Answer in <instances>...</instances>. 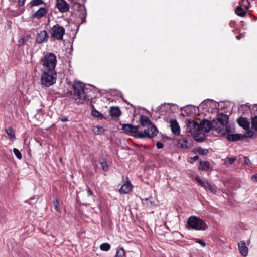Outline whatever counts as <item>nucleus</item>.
I'll use <instances>...</instances> for the list:
<instances>
[{
    "instance_id": "nucleus-52",
    "label": "nucleus",
    "mask_w": 257,
    "mask_h": 257,
    "mask_svg": "<svg viewBox=\"0 0 257 257\" xmlns=\"http://www.w3.org/2000/svg\"><path fill=\"white\" fill-rule=\"evenodd\" d=\"M245 8H246V10H247L248 9V7L246 6H245Z\"/></svg>"
},
{
    "instance_id": "nucleus-34",
    "label": "nucleus",
    "mask_w": 257,
    "mask_h": 257,
    "mask_svg": "<svg viewBox=\"0 0 257 257\" xmlns=\"http://www.w3.org/2000/svg\"><path fill=\"white\" fill-rule=\"evenodd\" d=\"M91 114L95 117H98L102 118L103 117V114L100 113L97 110L94 109L92 110Z\"/></svg>"
},
{
    "instance_id": "nucleus-10",
    "label": "nucleus",
    "mask_w": 257,
    "mask_h": 257,
    "mask_svg": "<svg viewBox=\"0 0 257 257\" xmlns=\"http://www.w3.org/2000/svg\"><path fill=\"white\" fill-rule=\"evenodd\" d=\"M55 8L62 13L68 12L70 9L69 5L65 0H56Z\"/></svg>"
},
{
    "instance_id": "nucleus-44",
    "label": "nucleus",
    "mask_w": 257,
    "mask_h": 257,
    "mask_svg": "<svg viewBox=\"0 0 257 257\" xmlns=\"http://www.w3.org/2000/svg\"><path fill=\"white\" fill-rule=\"evenodd\" d=\"M87 192V195L88 196H92L93 195L92 191L89 188H88Z\"/></svg>"
},
{
    "instance_id": "nucleus-6",
    "label": "nucleus",
    "mask_w": 257,
    "mask_h": 257,
    "mask_svg": "<svg viewBox=\"0 0 257 257\" xmlns=\"http://www.w3.org/2000/svg\"><path fill=\"white\" fill-rule=\"evenodd\" d=\"M144 132H139L136 136L138 138H143L145 137L151 138L157 135L158 133L157 128L154 125H150L146 127Z\"/></svg>"
},
{
    "instance_id": "nucleus-46",
    "label": "nucleus",
    "mask_w": 257,
    "mask_h": 257,
    "mask_svg": "<svg viewBox=\"0 0 257 257\" xmlns=\"http://www.w3.org/2000/svg\"><path fill=\"white\" fill-rule=\"evenodd\" d=\"M251 179L254 182H257V173L251 177Z\"/></svg>"
},
{
    "instance_id": "nucleus-16",
    "label": "nucleus",
    "mask_w": 257,
    "mask_h": 257,
    "mask_svg": "<svg viewBox=\"0 0 257 257\" xmlns=\"http://www.w3.org/2000/svg\"><path fill=\"white\" fill-rule=\"evenodd\" d=\"M123 130L126 133H138L139 126L130 124H124L122 125Z\"/></svg>"
},
{
    "instance_id": "nucleus-38",
    "label": "nucleus",
    "mask_w": 257,
    "mask_h": 257,
    "mask_svg": "<svg viewBox=\"0 0 257 257\" xmlns=\"http://www.w3.org/2000/svg\"><path fill=\"white\" fill-rule=\"evenodd\" d=\"M252 128L257 131V116H255L252 119Z\"/></svg>"
},
{
    "instance_id": "nucleus-28",
    "label": "nucleus",
    "mask_w": 257,
    "mask_h": 257,
    "mask_svg": "<svg viewBox=\"0 0 257 257\" xmlns=\"http://www.w3.org/2000/svg\"><path fill=\"white\" fill-rule=\"evenodd\" d=\"M115 257H125V252L123 248L118 247L117 248Z\"/></svg>"
},
{
    "instance_id": "nucleus-48",
    "label": "nucleus",
    "mask_w": 257,
    "mask_h": 257,
    "mask_svg": "<svg viewBox=\"0 0 257 257\" xmlns=\"http://www.w3.org/2000/svg\"><path fill=\"white\" fill-rule=\"evenodd\" d=\"M35 117L38 119H40L41 117V114L38 112L37 114L35 115Z\"/></svg>"
},
{
    "instance_id": "nucleus-3",
    "label": "nucleus",
    "mask_w": 257,
    "mask_h": 257,
    "mask_svg": "<svg viewBox=\"0 0 257 257\" xmlns=\"http://www.w3.org/2000/svg\"><path fill=\"white\" fill-rule=\"evenodd\" d=\"M57 73L55 70H42V84L49 87L56 83Z\"/></svg>"
},
{
    "instance_id": "nucleus-23",
    "label": "nucleus",
    "mask_w": 257,
    "mask_h": 257,
    "mask_svg": "<svg viewBox=\"0 0 257 257\" xmlns=\"http://www.w3.org/2000/svg\"><path fill=\"white\" fill-rule=\"evenodd\" d=\"M174 105H175L173 103L164 104L159 106L158 110H160L161 112H163V110L168 109V113H170L171 107Z\"/></svg>"
},
{
    "instance_id": "nucleus-40",
    "label": "nucleus",
    "mask_w": 257,
    "mask_h": 257,
    "mask_svg": "<svg viewBox=\"0 0 257 257\" xmlns=\"http://www.w3.org/2000/svg\"><path fill=\"white\" fill-rule=\"evenodd\" d=\"M82 13L81 16V19H83L84 20H82V22H83L84 21H85V17L86 16V11L85 7H82Z\"/></svg>"
},
{
    "instance_id": "nucleus-27",
    "label": "nucleus",
    "mask_w": 257,
    "mask_h": 257,
    "mask_svg": "<svg viewBox=\"0 0 257 257\" xmlns=\"http://www.w3.org/2000/svg\"><path fill=\"white\" fill-rule=\"evenodd\" d=\"M6 132L9 136V139L14 140L15 139V133L12 128H9L6 130Z\"/></svg>"
},
{
    "instance_id": "nucleus-41",
    "label": "nucleus",
    "mask_w": 257,
    "mask_h": 257,
    "mask_svg": "<svg viewBox=\"0 0 257 257\" xmlns=\"http://www.w3.org/2000/svg\"><path fill=\"white\" fill-rule=\"evenodd\" d=\"M194 138L196 141L198 142H202L204 140V135H203V136L200 137L197 135H195Z\"/></svg>"
},
{
    "instance_id": "nucleus-2",
    "label": "nucleus",
    "mask_w": 257,
    "mask_h": 257,
    "mask_svg": "<svg viewBox=\"0 0 257 257\" xmlns=\"http://www.w3.org/2000/svg\"><path fill=\"white\" fill-rule=\"evenodd\" d=\"M228 116L222 113L217 115L216 120L213 121V127L218 131V133L225 135L229 131V127L227 125L228 122Z\"/></svg>"
},
{
    "instance_id": "nucleus-37",
    "label": "nucleus",
    "mask_w": 257,
    "mask_h": 257,
    "mask_svg": "<svg viewBox=\"0 0 257 257\" xmlns=\"http://www.w3.org/2000/svg\"><path fill=\"white\" fill-rule=\"evenodd\" d=\"M206 185L207 186H206V189H209L210 191H211L214 194L216 193V192H217L216 189L215 188H214L210 184H209V182H208V183H207Z\"/></svg>"
},
{
    "instance_id": "nucleus-39",
    "label": "nucleus",
    "mask_w": 257,
    "mask_h": 257,
    "mask_svg": "<svg viewBox=\"0 0 257 257\" xmlns=\"http://www.w3.org/2000/svg\"><path fill=\"white\" fill-rule=\"evenodd\" d=\"M53 204L55 207V209L57 212L60 211V207H59V202L58 199H55L53 201Z\"/></svg>"
},
{
    "instance_id": "nucleus-33",
    "label": "nucleus",
    "mask_w": 257,
    "mask_h": 257,
    "mask_svg": "<svg viewBox=\"0 0 257 257\" xmlns=\"http://www.w3.org/2000/svg\"><path fill=\"white\" fill-rule=\"evenodd\" d=\"M209 151L207 149H203L199 148L196 149V152L201 155H206L208 154Z\"/></svg>"
},
{
    "instance_id": "nucleus-19",
    "label": "nucleus",
    "mask_w": 257,
    "mask_h": 257,
    "mask_svg": "<svg viewBox=\"0 0 257 257\" xmlns=\"http://www.w3.org/2000/svg\"><path fill=\"white\" fill-rule=\"evenodd\" d=\"M132 189V185L130 181L127 182L122 185L119 189V192L122 194H127L129 193Z\"/></svg>"
},
{
    "instance_id": "nucleus-36",
    "label": "nucleus",
    "mask_w": 257,
    "mask_h": 257,
    "mask_svg": "<svg viewBox=\"0 0 257 257\" xmlns=\"http://www.w3.org/2000/svg\"><path fill=\"white\" fill-rule=\"evenodd\" d=\"M236 160V157H232V158L228 157L226 158L225 163L226 164H232Z\"/></svg>"
},
{
    "instance_id": "nucleus-17",
    "label": "nucleus",
    "mask_w": 257,
    "mask_h": 257,
    "mask_svg": "<svg viewBox=\"0 0 257 257\" xmlns=\"http://www.w3.org/2000/svg\"><path fill=\"white\" fill-rule=\"evenodd\" d=\"M238 248L241 254L243 256H246L248 254V249L243 241H240L238 244Z\"/></svg>"
},
{
    "instance_id": "nucleus-47",
    "label": "nucleus",
    "mask_w": 257,
    "mask_h": 257,
    "mask_svg": "<svg viewBox=\"0 0 257 257\" xmlns=\"http://www.w3.org/2000/svg\"><path fill=\"white\" fill-rule=\"evenodd\" d=\"M60 120L62 121V122H66L68 121V118L67 117H63L62 118H59Z\"/></svg>"
},
{
    "instance_id": "nucleus-50",
    "label": "nucleus",
    "mask_w": 257,
    "mask_h": 257,
    "mask_svg": "<svg viewBox=\"0 0 257 257\" xmlns=\"http://www.w3.org/2000/svg\"><path fill=\"white\" fill-rule=\"evenodd\" d=\"M236 38L237 39L239 40V39L241 38V36H240V35H237V36H236Z\"/></svg>"
},
{
    "instance_id": "nucleus-31",
    "label": "nucleus",
    "mask_w": 257,
    "mask_h": 257,
    "mask_svg": "<svg viewBox=\"0 0 257 257\" xmlns=\"http://www.w3.org/2000/svg\"><path fill=\"white\" fill-rule=\"evenodd\" d=\"M110 245L109 243H104L100 245V248L102 251H107L110 249Z\"/></svg>"
},
{
    "instance_id": "nucleus-51",
    "label": "nucleus",
    "mask_w": 257,
    "mask_h": 257,
    "mask_svg": "<svg viewBox=\"0 0 257 257\" xmlns=\"http://www.w3.org/2000/svg\"><path fill=\"white\" fill-rule=\"evenodd\" d=\"M148 199H148V198H146V199H144V201H148Z\"/></svg>"
},
{
    "instance_id": "nucleus-7",
    "label": "nucleus",
    "mask_w": 257,
    "mask_h": 257,
    "mask_svg": "<svg viewBox=\"0 0 257 257\" xmlns=\"http://www.w3.org/2000/svg\"><path fill=\"white\" fill-rule=\"evenodd\" d=\"M65 32V29L59 24L54 25L50 31L51 37L58 40H62L63 39Z\"/></svg>"
},
{
    "instance_id": "nucleus-49",
    "label": "nucleus",
    "mask_w": 257,
    "mask_h": 257,
    "mask_svg": "<svg viewBox=\"0 0 257 257\" xmlns=\"http://www.w3.org/2000/svg\"><path fill=\"white\" fill-rule=\"evenodd\" d=\"M199 156L196 155V156H194L193 159L194 160H197L199 159Z\"/></svg>"
},
{
    "instance_id": "nucleus-26",
    "label": "nucleus",
    "mask_w": 257,
    "mask_h": 257,
    "mask_svg": "<svg viewBox=\"0 0 257 257\" xmlns=\"http://www.w3.org/2000/svg\"><path fill=\"white\" fill-rule=\"evenodd\" d=\"M92 131L95 134H101L104 133V129L102 126H94L92 128Z\"/></svg>"
},
{
    "instance_id": "nucleus-14",
    "label": "nucleus",
    "mask_w": 257,
    "mask_h": 257,
    "mask_svg": "<svg viewBox=\"0 0 257 257\" xmlns=\"http://www.w3.org/2000/svg\"><path fill=\"white\" fill-rule=\"evenodd\" d=\"M48 12V9L46 7H40L33 15V18L40 19L44 16Z\"/></svg>"
},
{
    "instance_id": "nucleus-12",
    "label": "nucleus",
    "mask_w": 257,
    "mask_h": 257,
    "mask_svg": "<svg viewBox=\"0 0 257 257\" xmlns=\"http://www.w3.org/2000/svg\"><path fill=\"white\" fill-rule=\"evenodd\" d=\"M214 123L208 120H203L199 123L200 130L204 132H208L213 127Z\"/></svg>"
},
{
    "instance_id": "nucleus-5",
    "label": "nucleus",
    "mask_w": 257,
    "mask_h": 257,
    "mask_svg": "<svg viewBox=\"0 0 257 257\" xmlns=\"http://www.w3.org/2000/svg\"><path fill=\"white\" fill-rule=\"evenodd\" d=\"M42 62V70H55L57 64L56 56L53 53H47L44 55Z\"/></svg>"
},
{
    "instance_id": "nucleus-43",
    "label": "nucleus",
    "mask_w": 257,
    "mask_h": 257,
    "mask_svg": "<svg viewBox=\"0 0 257 257\" xmlns=\"http://www.w3.org/2000/svg\"><path fill=\"white\" fill-rule=\"evenodd\" d=\"M156 147L158 149H161L163 147V144L160 142H157L156 143Z\"/></svg>"
},
{
    "instance_id": "nucleus-18",
    "label": "nucleus",
    "mask_w": 257,
    "mask_h": 257,
    "mask_svg": "<svg viewBox=\"0 0 257 257\" xmlns=\"http://www.w3.org/2000/svg\"><path fill=\"white\" fill-rule=\"evenodd\" d=\"M139 121L141 125L144 127L153 125L149 118L145 115H141Z\"/></svg>"
},
{
    "instance_id": "nucleus-20",
    "label": "nucleus",
    "mask_w": 257,
    "mask_h": 257,
    "mask_svg": "<svg viewBox=\"0 0 257 257\" xmlns=\"http://www.w3.org/2000/svg\"><path fill=\"white\" fill-rule=\"evenodd\" d=\"M177 146L179 148L186 149L190 147V144L187 139L181 138L178 140Z\"/></svg>"
},
{
    "instance_id": "nucleus-9",
    "label": "nucleus",
    "mask_w": 257,
    "mask_h": 257,
    "mask_svg": "<svg viewBox=\"0 0 257 257\" xmlns=\"http://www.w3.org/2000/svg\"><path fill=\"white\" fill-rule=\"evenodd\" d=\"M187 130L192 135H195L199 130L200 127L198 122L187 119L186 122Z\"/></svg>"
},
{
    "instance_id": "nucleus-22",
    "label": "nucleus",
    "mask_w": 257,
    "mask_h": 257,
    "mask_svg": "<svg viewBox=\"0 0 257 257\" xmlns=\"http://www.w3.org/2000/svg\"><path fill=\"white\" fill-rule=\"evenodd\" d=\"M99 162L101 165L103 170L107 171L108 169V165L106 160L103 157H101L99 159Z\"/></svg>"
},
{
    "instance_id": "nucleus-30",
    "label": "nucleus",
    "mask_w": 257,
    "mask_h": 257,
    "mask_svg": "<svg viewBox=\"0 0 257 257\" xmlns=\"http://www.w3.org/2000/svg\"><path fill=\"white\" fill-rule=\"evenodd\" d=\"M30 38V35H27L21 38L18 41V45L21 46L26 42Z\"/></svg>"
},
{
    "instance_id": "nucleus-1",
    "label": "nucleus",
    "mask_w": 257,
    "mask_h": 257,
    "mask_svg": "<svg viewBox=\"0 0 257 257\" xmlns=\"http://www.w3.org/2000/svg\"><path fill=\"white\" fill-rule=\"evenodd\" d=\"M73 98L77 103H84L89 100L87 95L88 89L85 88V85L80 81H75L73 84Z\"/></svg>"
},
{
    "instance_id": "nucleus-35",
    "label": "nucleus",
    "mask_w": 257,
    "mask_h": 257,
    "mask_svg": "<svg viewBox=\"0 0 257 257\" xmlns=\"http://www.w3.org/2000/svg\"><path fill=\"white\" fill-rule=\"evenodd\" d=\"M13 151L17 158L20 160L22 159V155L19 150L17 148H14Z\"/></svg>"
},
{
    "instance_id": "nucleus-11",
    "label": "nucleus",
    "mask_w": 257,
    "mask_h": 257,
    "mask_svg": "<svg viewBox=\"0 0 257 257\" xmlns=\"http://www.w3.org/2000/svg\"><path fill=\"white\" fill-rule=\"evenodd\" d=\"M49 35L46 31L42 30L37 34L36 38L37 43L40 44L43 42H46L48 41Z\"/></svg>"
},
{
    "instance_id": "nucleus-4",
    "label": "nucleus",
    "mask_w": 257,
    "mask_h": 257,
    "mask_svg": "<svg viewBox=\"0 0 257 257\" xmlns=\"http://www.w3.org/2000/svg\"><path fill=\"white\" fill-rule=\"evenodd\" d=\"M187 224L190 228L195 230H204L208 226L204 220L195 216H191L188 218Z\"/></svg>"
},
{
    "instance_id": "nucleus-24",
    "label": "nucleus",
    "mask_w": 257,
    "mask_h": 257,
    "mask_svg": "<svg viewBox=\"0 0 257 257\" xmlns=\"http://www.w3.org/2000/svg\"><path fill=\"white\" fill-rule=\"evenodd\" d=\"M210 167V163L208 161H200L199 169L202 170H208Z\"/></svg>"
},
{
    "instance_id": "nucleus-45",
    "label": "nucleus",
    "mask_w": 257,
    "mask_h": 257,
    "mask_svg": "<svg viewBox=\"0 0 257 257\" xmlns=\"http://www.w3.org/2000/svg\"><path fill=\"white\" fill-rule=\"evenodd\" d=\"M25 0H18V4L20 6H23L25 3Z\"/></svg>"
},
{
    "instance_id": "nucleus-29",
    "label": "nucleus",
    "mask_w": 257,
    "mask_h": 257,
    "mask_svg": "<svg viewBox=\"0 0 257 257\" xmlns=\"http://www.w3.org/2000/svg\"><path fill=\"white\" fill-rule=\"evenodd\" d=\"M31 6H39L42 4L46 5V3L43 0H32L30 3Z\"/></svg>"
},
{
    "instance_id": "nucleus-53",
    "label": "nucleus",
    "mask_w": 257,
    "mask_h": 257,
    "mask_svg": "<svg viewBox=\"0 0 257 257\" xmlns=\"http://www.w3.org/2000/svg\"><path fill=\"white\" fill-rule=\"evenodd\" d=\"M241 1H242V2H244L245 1V0H241Z\"/></svg>"
},
{
    "instance_id": "nucleus-42",
    "label": "nucleus",
    "mask_w": 257,
    "mask_h": 257,
    "mask_svg": "<svg viewBox=\"0 0 257 257\" xmlns=\"http://www.w3.org/2000/svg\"><path fill=\"white\" fill-rule=\"evenodd\" d=\"M195 240L196 243L200 244L203 247H205L206 246V243L203 240L198 239H196Z\"/></svg>"
},
{
    "instance_id": "nucleus-21",
    "label": "nucleus",
    "mask_w": 257,
    "mask_h": 257,
    "mask_svg": "<svg viewBox=\"0 0 257 257\" xmlns=\"http://www.w3.org/2000/svg\"><path fill=\"white\" fill-rule=\"evenodd\" d=\"M109 113L112 117L115 118L119 117L121 115V111L118 107H111Z\"/></svg>"
},
{
    "instance_id": "nucleus-8",
    "label": "nucleus",
    "mask_w": 257,
    "mask_h": 257,
    "mask_svg": "<svg viewBox=\"0 0 257 257\" xmlns=\"http://www.w3.org/2000/svg\"><path fill=\"white\" fill-rule=\"evenodd\" d=\"M254 135L252 130H249L244 134H229L227 135V139L231 142L241 140L245 138H251Z\"/></svg>"
},
{
    "instance_id": "nucleus-13",
    "label": "nucleus",
    "mask_w": 257,
    "mask_h": 257,
    "mask_svg": "<svg viewBox=\"0 0 257 257\" xmlns=\"http://www.w3.org/2000/svg\"><path fill=\"white\" fill-rule=\"evenodd\" d=\"M236 121L238 125L240 127H242L244 130H247V131L250 130V122L247 120L246 118L243 117H240L237 119Z\"/></svg>"
},
{
    "instance_id": "nucleus-15",
    "label": "nucleus",
    "mask_w": 257,
    "mask_h": 257,
    "mask_svg": "<svg viewBox=\"0 0 257 257\" xmlns=\"http://www.w3.org/2000/svg\"><path fill=\"white\" fill-rule=\"evenodd\" d=\"M169 122L172 132L175 135H179L180 129L177 121L176 120H170Z\"/></svg>"
},
{
    "instance_id": "nucleus-32",
    "label": "nucleus",
    "mask_w": 257,
    "mask_h": 257,
    "mask_svg": "<svg viewBox=\"0 0 257 257\" xmlns=\"http://www.w3.org/2000/svg\"><path fill=\"white\" fill-rule=\"evenodd\" d=\"M196 180L201 187L205 188L206 189L207 183H208V181H203L199 177H196Z\"/></svg>"
},
{
    "instance_id": "nucleus-25",
    "label": "nucleus",
    "mask_w": 257,
    "mask_h": 257,
    "mask_svg": "<svg viewBox=\"0 0 257 257\" xmlns=\"http://www.w3.org/2000/svg\"><path fill=\"white\" fill-rule=\"evenodd\" d=\"M235 13L239 16L242 17L246 15V12L244 10L241 6L237 7L235 10Z\"/></svg>"
}]
</instances>
